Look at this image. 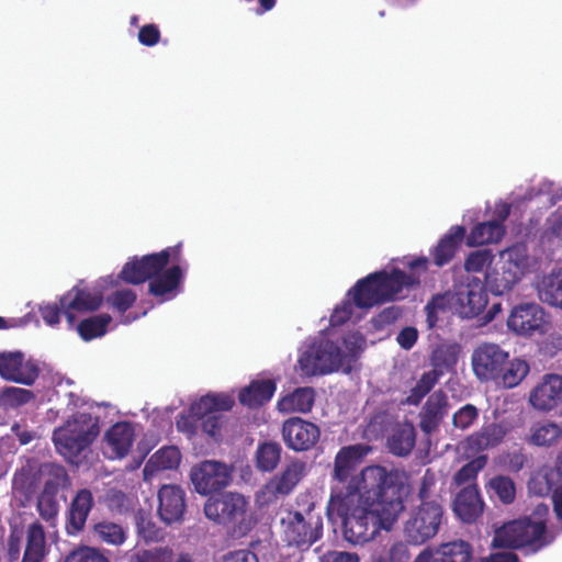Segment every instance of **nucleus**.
I'll return each instance as SVG.
<instances>
[{"label": "nucleus", "mask_w": 562, "mask_h": 562, "mask_svg": "<svg viewBox=\"0 0 562 562\" xmlns=\"http://www.w3.org/2000/svg\"><path fill=\"white\" fill-rule=\"evenodd\" d=\"M405 475L381 465L364 468L347 485L331 488L327 517L340 522L346 541L362 544L391 530L404 510Z\"/></svg>", "instance_id": "obj_1"}, {"label": "nucleus", "mask_w": 562, "mask_h": 562, "mask_svg": "<svg viewBox=\"0 0 562 562\" xmlns=\"http://www.w3.org/2000/svg\"><path fill=\"white\" fill-rule=\"evenodd\" d=\"M406 266L409 272L405 273L400 269H393L391 272L380 271L369 274L367 278L357 282L349 290L348 296L352 297L337 305L330 316V326H339L352 318L355 307L362 310L372 307L375 304L396 300L403 296V291L417 285L420 277L426 272L428 259L418 257L408 260Z\"/></svg>", "instance_id": "obj_2"}, {"label": "nucleus", "mask_w": 562, "mask_h": 562, "mask_svg": "<svg viewBox=\"0 0 562 562\" xmlns=\"http://www.w3.org/2000/svg\"><path fill=\"white\" fill-rule=\"evenodd\" d=\"M179 246L167 248L158 254L144 256L142 259L134 258L127 261L121 272V278L133 284H139L147 279L153 278L149 282V292L155 296H167L171 299L176 295L184 270L179 266H173L161 272L167 266L171 254L179 255Z\"/></svg>", "instance_id": "obj_3"}, {"label": "nucleus", "mask_w": 562, "mask_h": 562, "mask_svg": "<svg viewBox=\"0 0 562 562\" xmlns=\"http://www.w3.org/2000/svg\"><path fill=\"white\" fill-rule=\"evenodd\" d=\"M487 305L484 284L477 277H467L452 290L435 295L426 305L427 321L432 326L438 314L451 312L463 319L479 316Z\"/></svg>", "instance_id": "obj_4"}, {"label": "nucleus", "mask_w": 562, "mask_h": 562, "mask_svg": "<svg viewBox=\"0 0 562 562\" xmlns=\"http://www.w3.org/2000/svg\"><path fill=\"white\" fill-rule=\"evenodd\" d=\"M280 533L288 546L308 549L323 533V518L308 494L296 497L295 507L280 512Z\"/></svg>", "instance_id": "obj_5"}, {"label": "nucleus", "mask_w": 562, "mask_h": 562, "mask_svg": "<svg viewBox=\"0 0 562 562\" xmlns=\"http://www.w3.org/2000/svg\"><path fill=\"white\" fill-rule=\"evenodd\" d=\"M548 514V505L537 504L532 517L513 520L495 529L493 546L526 548L530 552H537L552 541L546 530Z\"/></svg>", "instance_id": "obj_6"}, {"label": "nucleus", "mask_w": 562, "mask_h": 562, "mask_svg": "<svg viewBox=\"0 0 562 562\" xmlns=\"http://www.w3.org/2000/svg\"><path fill=\"white\" fill-rule=\"evenodd\" d=\"M330 331H322L306 340L299 350L297 366L303 375H323L344 367V352L330 338Z\"/></svg>", "instance_id": "obj_7"}, {"label": "nucleus", "mask_w": 562, "mask_h": 562, "mask_svg": "<svg viewBox=\"0 0 562 562\" xmlns=\"http://www.w3.org/2000/svg\"><path fill=\"white\" fill-rule=\"evenodd\" d=\"M97 418L90 414L79 412L53 434V441L57 451L69 461L74 459L99 435Z\"/></svg>", "instance_id": "obj_8"}, {"label": "nucleus", "mask_w": 562, "mask_h": 562, "mask_svg": "<svg viewBox=\"0 0 562 562\" xmlns=\"http://www.w3.org/2000/svg\"><path fill=\"white\" fill-rule=\"evenodd\" d=\"M248 507L249 502L244 495L227 492L220 497L209 498L204 505V514L217 524L238 525L239 531L245 532L250 526Z\"/></svg>", "instance_id": "obj_9"}, {"label": "nucleus", "mask_w": 562, "mask_h": 562, "mask_svg": "<svg viewBox=\"0 0 562 562\" xmlns=\"http://www.w3.org/2000/svg\"><path fill=\"white\" fill-rule=\"evenodd\" d=\"M443 509L439 501L422 503L404 525V533L408 541L422 544L435 537L442 521Z\"/></svg>", "instance_id": "obj_10"}, {"label": "nucleus", "mask_w": 562, "mask_h": 562, "mask_svg": "<svg viewBox=\"0 0 562 562\" xmlns=\"http://www.w3.org/2000/svg\"><path fill=\"white\" fill-rule=\"evenodd\" d=\"M190 481L198 494L210 495L229 485L232 470L223 462L205 460L191 468Z\"/></svg>", "instance_id": "obj_11"}, {"label": "nucleus", "mask_w": 562, "mask_h": 562, "mask_svg": "<svg viewBox=\"0 0 562 562\" xmlns=\"http://www.w3.org/2000/svg\"><path fill=\"white\" fill-rule=\"evenodd\" d=\"M549 324V314L536 302L515 306L507 321L508 328L521 336L543 335Z\"/></svg>", "instance_id": "obj_12"}, {"label": "nucleus", "mask_w": 562, "mask_h": 562, "mask_svg": "<svg viewBox=\"0 0 562 562\" xmlns=\"http://www.w3.org/2000/svg\"><path fill=\"white\" fill-rule=\"evenodd\" d=\"M308 468L302 460L289 462L284 469L271 477L261 488L259 497L263 503H272L279 497L291 494L297 484L307 475Z\"/></svg>", "instance_id": "obj_13"}, {"label": "nucleus", "mask_w": 562, "mask_h": 562, "mask_svg": "<svg viewBox=\"0 0 562 562\" xmlns=\"http://www.w3.org/2000/svg\"><path fill=\"white\" fill-rule=\"evenodd\" d=\"M508 352L493 342L477 345L471 356L474 375L481 382L496 380L508 360Z\"/></svg>", "instance_id": "obj_14"}, {"label": "nucleus", "mask_w": 562, "mask_h": 562, "mask_svg": "<svg viewBox=\"0 0 562 562\" xmlns=\"http://www.w3.org/2000/svg\"><path fill=\"white\" fill-rule=\"evenodd\" d=\"M40 368L35 360L25 358L21 351L0 352V376L7 381L32 385L38 378Z\"/></svg>", "instance_id": "obj_15"}, {"label": "nucleus", "mask_w": 562, "mask_h": 562, "mask_svg": "<svg viewBox=\"0 0 562 562\" xmlns=\"http://www.w3.org/2000/svg\"><path fill=\"white\" fill-rule=\"evenodd\" d=\"M101 290L80 289L75 286L60 299L63 314L70 326H74L77 315L95 311L102 303Z\"/></svg>", "instance_id": "obj_16"}, {"label": "nucleus", "mask_w": 562, "mask_h": 562, "mask_svg": "<svg viewBox=\"0 0 562 562\" xmlns=\"http://www.w3.org/2000/svg\"><path fill=\"white\" fill-rule=\"evenodd\" d=\"M321 436L317 425L293 417L283 423L282 437L288 448L294 451H306L315 446Z\"/></svg>", "instance_id": "obj_17"}, {"label": "nucleus", "mask_w": 562, "mask_h": 562, "mask_svg": "<svg viewBox=\"0 0 562 562\" xmlns=\"http://www.w3.org/2000/svg\"><path fill=\"white\" fill-rule=\"evenodd\" d=\"M537 195H547L549 204L554 205L562 199V189L557 187L552 181L543 180L537 191L533 188L526 189L524 194L519 191H515L510 195L509 203L499 201L495 204L493 214L496 218L494 221L503 224V222L509 215L512 206L519 207L521 203L530 201Z\"/></svg>", "instance_id": "obj_18"}, {"label": "nucleus", "mask_w": 562, "mask_h": 562, "mask_svg": "<svg viewBox=\"0 0 562 562\" xmlns=\"http://www.w3.org/2000/svg\"><path fill=\"white\" fill-rule=\"evenodd\" d=\"M562 400V375L547 373L529 393V404L539 412H550Z\"/></svg>", "instance_id": "obj_19"}, {"label": "nucleus", "mask_w": 562, "mask_h": 562, "mask_svg": "<svg viewBox=\"0 0 562 562\" xmlns=\"http://www.w3.org/2000/svg\"><path fill=\"white\" fill-rule=\"evenodd\" d=\"M186 492L178 485L165 484L158 491V515L167 525L180 522L186 513Z\"/></svg>", "instance_id": "obj_20"}, {"label": "nucleus", "mask_w": 562, "mask_h": 562, "mask_svg": "<svg viewBox=\"0 0 562 562\" xmlns=\"http://www.w3.org/2000/svg\"><path fill=\"white\" fill-rule=\"evenodd\" d=\"M507 430L502 424L492 423L469 436L458 445V450L468 458L502 442Z\"/></svg>", "instance_id": "obj_21"}, {"label": "nucleus", "mask_w": 562, "mask_h": 562, "mask_svg": "<svg viewBox=\"0 0 562 562\" xmlns=\"http://www.w3.org/2000/svg\"><path fill=\"white\" fill-rule=\"evenodd\" d=\"M499 263L521 281V279L538 270L539 260L531 255L524 243H517L499 252Z\"/></svg>", "instance_id": "obj_22"}, {"label": "nucleus", "mask_w": 562, "mask_h": 562, "mask_svg": "<svg viewBox=\"0 0 562 562\" xmlns=\"http://www.w3.org/2000/svg\"><path fill=\"white\" fill-rule=\"evenodd\" d=\"M93 505L94 498L90 490L81 488L76 493L68 509L66 529L69 535H76L83 529Z\"/></svg>", "instance_id": "obj_23"}, {"label": "nucleus", "mask_w": 562, "mask_h": 562, "mask_svg": "<svg viewBox=\"0 0 562 562\" xmlns=\"http://www.w3.org/2000/svg\"><path fill=\"white\" fill-rule=\"evenodd\" d=\"M181 461V453L175 446H166L157 450L146 462L143 475L144 480L151 482L160 473L169 470H176Z\"/></svg>", "instance_id": "obj_24"}, {"label": "nucleus", "mask_w": 562, "mask_h": 562, "mask_svg": "<svg viewBox=\"0 0 562 562\" xmlns=\"http://www.w3.org/2000/svg\"><path fill=\"white\" fill-rule=\"evenodd\" d=\"M535 288L542 303L562 311V268H553L541 276Z\"/></svg>", "instance_id": "obj_25"}, {"label": "nucleus", "mask_w": 562, "mask_h": 562, "mask_svg": "<svg viewBox=\"0 0 562 562\" xmlns=\"http://www.w3.org/2000/svg\"><path fill=\"white\" fill-rule=\"evenodd\" d=\"M369 448L363 445H352L341 448L334 464V477L339 483H345L355 468L368 454Z\"/></svg>", "instance_id": "obj_26"}, {"label": "nucleus", "mask_w": 562, "mask_h": 562, "mask_svg": "<svg viewBox=\"0 0 562 562\" xmlns=\"http://www.w3.org/2000/svg\"><path fill=\"white\" fill-rule=\"evenodd\" d=\"M134 440V429L128 423H117L105 434V449L112 459L127 454Z\"/></svg>", "instance_id": "obj_27"}, {"label": "nucleus", "mask_w": 562, "mask_h": 562, "mask_svg": "<svg viewBox=\"0 0 562 562\" xmlns=\"http://www.w3.org/2000/svg\"><path fill=\"white\" fill-rule=\"evenodd\" d=\"M562 439V427L555 422L542 419L535 422L528 430L526 441L540 448L557 446Z\"/></svg>", "instance_id": "obj_28"}, {"label": "nucleus", "mask_w": 562, "mask_h": 562, "mask_svg": "<svg viewBox=\"0 0 562 562\" xmlns=\"http://www.w3.org/2000/svg\"><path fill=\"white\" fill-rule=\"evenodd\" d=\"M453 510L464 522L474 521L483 512V502L476 486L469 485L454 499Z\"/></svg>", "instance_id": "obj_29"}, {"label": "nucleus", "mask_w": 562, "mask_h": 562, "mask_svg": "<svg viewBox=\"0 0 562 562\" xmlns=\"http://www.w3.org/2000/svg\"><path fill=\"white\" fill-rule=\"evenodd\" d=\"M233 404L234 398L231 395L225 393H211L192 403L190 413L200 420L210 415L228 411L232 408Z\"/></svg>", "instance_id": "obj_30"}, {"label": "nucleus", "mask_w": 562, "mask_h": 562, "mask_svg": "<svg viewBox=\"0 0 562 562\" xmlns=\"http://www.w3.org/2000/svg\"><path fill=\"white\" fill-rule=\"evenodd\" d=\"M447 397L442 392H434L427 400L420 414V428L432 432L446 415Z\"/></svg>", "instance_id": "obj_31"}, {"label": "nucleus", "mask_w": 562, "mask_h": 562, "mask_svg": "<svg viewBox=\"0 0 562 562\" xmlns=\"http://www.w3.org/2000/svg\"><path fill=\"white\" fill-rule=\"evenodd\" d=\"M501 266L488 268L485 272L486 289L494 295H503L510 292L514 286L520 282L510 270H507L503 263Z\"/></svg>", "instance_id": "obj_32"}, {"label": "nucleus", "mask_w": 562, "mask_h": 562, "mask_svg": "<svg viewBox=\"0 0 562 562\" xmlns=\"http://www.w3.org/2000/svg\"><path fill=\"white\" fill-rule=\"evenodd\" d=\"M464 233L462 226H454L439 240L434 250L435 263L438 267L447 265L452 259L464 237Z\"/></svg>", "instance_id": "obj_33"}, {"label": "nucleus", "mask_w": 562, "mask_h": 562, "mask_svg": "<svg viewBox=\"0 0 562 562\" xmlns=\"http://www.w3.org/2000/svg\"><path fill=\"white\" fill-rule=\"evenodd\" d=\"M315 393L312 387H299L278 402V408L283 413H307L313 407Z\"/></svg>", "instance_id": "obj_34"}, {"label": "nucleus", "mask_w": 562, "mask_h": 562, "mask_svg": "<svg viewBox=\"0 0 562 562\" xmlns=\"http://www.w3.org/2000/svg\"><path fill=\"white\" fill-rule=\"evenodd\" d=\"M416 432L409 423H404L395 427L387 440L392 453L403 457L407 456L415 446Z\"/></svg>", "instance_id": "obj_35"}, {"label": "nucleus", "mask_w": 562, "mask_h": 562, "mask_svg": "<svg viewBox=\"0 0 562 562\" xmlns=\"http://www.w3.org/2000/svg\"><path fill=\"white\" fill-rule=\"evenodd\" d=\"M276 392V384L271 380L254 381L239 393L241 404L250 407L262 405L270 401Z\"/></svg>", "instance_id": "obj_36"}, {"label": "nucleus", "mask_w": 562, "mask_h": 562, "mask_svg": "<svg viewBox=\"0 0 562 562\" xmlns=\"http://www.w3.org/2000/svg\"><path fill=\"white\" fill-rule=\"evenodd\" d=\"M505 234V227L497 221H487L473 227L468 236L470 246L498 243Z\"/></svg>", "instance_id": "obj_37"}, {"label": "nucleus", "mask_w": 562, "mask_h": 562, "mask_svg": "<svg viewBox=\"0 0 562 562\" xmlns=\"http://www.w3.org/2000/svg\"><path fill=\"white\" fill-rule=\"evenodd\" d=\"M46 541L44 529L40 524H32L27 528L26 548L22 562H41L45 555Z\"/></svg>", "instance_id": "obj_38"}, {"label": "nucleus", "mask_w": 562, "mask_h": 562, "mask_svg": "<svg viewBox=\"0 0 562 562\" xmlns=\"http://www.w3.org/2000/svg\"><path fill=\"white\" fill-rule=\"evenodd\" d=\"M529 373V364L526 360L515 358L510 361L507 360L496 380L497 384L506 389L517 386Z\"/></svg>", "instance_id": "obj_39"}, {"label": "nucleus", "mask_w": 562, "mask_h": 562, "mask_svg": "<svg viewBox=\"0 0 562 562\" xmlns=\"http://www.w3.org/2000/svg\"><path fill=\"white\" fill-rule=\"evenodd\" d=\"M281 450V446L277 442L260 443L256 450V467L263 472L273 471L280 462Z\"/></svg>", "instance_id": "obj_40"}, {"label": "nucleus", "mask_w": 562, "mask_h": 562, "mask_svg": "<svg viewBox=\"0 0 562 562\" xmlns=\"http://www.w3.org/2000/svg\"><path fill=\"white\" fill-rule=\"evenodd\" d=\"M435 562H470L471 550L464 541L448 542L437 550Z\"/></svg>", "instance_id": "obj_41"}, {"label": "nucleus", "mask_w": 562, "mask_h": 562, "mask_svg": "<svg viewBox=\"0 0 562 562\" xmlns=\"http://www.w3.org/2000/svg\"><path fill=\"white\" fill-rule=\"evenodd\" d=\"M111 321L112 318L108 314L89 317L78 324L77 331L83 340L88 341L103 336Z\"/></svg>", "instance_id": "obj_42"}, {"label": "nucleus", "mask_w": 562, "mask_h": 562, "mask_svg": "<svg viewBox=\"0 0 562 562\" xmlns=\"http://www.w3.org/2000/svg\"><path fill=\"white\" fill-rule=\"evenodd\" d=\"M34 400V393L27 389L8 386L0 392V407L5 411L19 408Z\"/></svg>", "instance_id": "obj_43"}, {"label": "nucleus", "mask_w": 562, "mask_h": 562, "mask_svg": "<svg viewBox=\"0 0 562 562\" xmlns=\"http://www.w3.org/2000/svg\"><path fill=\"white\" fill-rule=\"evenodd\" d=\"M440 376L437 370H430L422 374L419 380L412 387L405 402L409 405H418L422 400L431 391Z\"/></svg>", "instance_id": "obj_44"}, {"label": "nucleus", "mask_w": 562, "mask_h": 562, "mask_svg": "<svg viewBox=\"0 0 562 562\" xmlns=\"http://www.w3.org/2000/svg\"><path fill=\"white\" fill-rule=\"evenodd\" d=\"M94 535L103 542L112 546H121L126 540L125 529L112 521H100L93 527Z\"/></svg>", "instance_id": "obj_45"}, {"label": "nucleus", "mask_w": 562, "mask_h": 562, "mask_svg": "<svg viewBox=\"0 0 562 562\" xmlns=\"http://www.w3.org/2000/svg\"><path fill=\"white\" fill-rule=\"evenodd\" d=\"M136 531L139 538L146 543L157 542L162 539V531L144 512H137L135 515Z\"/></svg>", "instance_id": "obj_46"}, {"label": "nucleus", "mask_w": 562, "mask_h": 562, "mask_svg": "<svg viewBox=\"0 0 562 562\" xmlns=\"http://www.w3.org/2000/svg\"><path fill=\"white\" fill-rule=\"evenodd\" d=\"M554 472L551 469H542L536 472L528 482V490L537 496L548 495L553 487Z\"/></svg>", "instance_id": "obj_47"}, {"label": "nucleus", "mask_w": 562, "mask_h": 562, "mask_svg": "<svg viewBox=\"0 0 562 562\" xmlns=\"http://www.w3.org/2000/svg\"><path fill=\"white\" fill-rule=\"evenodd\" d=\"M488 486L504 504H510L515 499L516 487L510 477L504 475L495 476L490 480Z\"/></svg>", "instance_id": "obj_48"}, {"label": "nucleus", "mask_w": 562, "mask_h": 562, "mask_svg": "<svg viewBox=\"0 0 562 562\" xmlns=\"http://www.w3.org/2000/svg\"><path fill=\"white\" fill-rule=\"evenodd\" d=\"M494 255L490 249H479L472 251L464 262V268L468 272L477 273L485 268H491Z\"/></svg>", "instance_id": "obj_49"}, {"label": "nucleus", "mask_w": 562, "mask_h": 562, "mask_svg": "<svg viewBox=\"0 0 562 562\" xmlns=\"http://www.w3.org/2000/svg\"><path fill=\"white\" fill-rule=\"evenodd\" d=\"M134 562H172L173 552L169 547L143 549L134 554Z\"/></svg>", "instance_id": "obj_50"}, {"label": "nucleus", "mask_w": 562, "mask_h": 562, "mask_svg": "<svg viewBox=\"0 0 562 562\" xmlns=\"http://www.w3.org/2000/svg\"><path fill=\"white\" fill-rule=\"evenodd\" d=\"M441 486L439 485L437 475L430 470H427L422 479L418 493L422 503L430 502L431 499L438 501Z\"/></svg>", "instance_id": "obj_51"}, {"label": "nucleus", "mask_w": 562, "mask_h": 562, "mask_svg": "<svg viewBox=\"0 0 562 562\" xmlns=\"http://www.w3.org/2000/svg\"><path fill=\"white\" fill-rule=\"evenodd\" d=\"M345 349L344 352V366H349L350 362L364 349L366 339L359 333H350L344 337Z\"/></svg>", "instance_id": "obj_52"}, {"label": "nucleus", "mask_w": 562, "mask_h": 562, "mask_svg": "<svg viewBox=\"0 0 562 562\" xmlns=\"http://www.w3.org/2000/svg\"><path fill=\"white\" fill-rule=\"evenodd\" d=\"M486 456H477L457 472L454 476L456 482L458 484L471 482L473 479H475L477 473L486 465Z\"/></svg>", "instance_id": "obj_53"}, {"label": "nucleus", "mask_w": 562, "mask_h": 562, "mask_svg": "<svg viewBox=\"0 0 562 562\" xmlns=\"http://www.w3.org/2000/svg\"><path fill=\"white\" fill-rule=\"evenodd\" d=\"M479 417V411L474 405L467 404L453 414L454 427L465 430L468 429Z\"/></svg>", "instance_id": "obj_54"}, {"label": "nucleus", "mask_w": 562, "mask_h": 562, "mask_svg": "<svg viewBox=\"0 0 562 562\" xmlns=\"http://www.w3.org/2000/svg\"><path fill=\"white\" fill-rule=\"evenodd\" d=\"M105 504L111 512L124 513L130 508V498L122 492L115 488H110L105 494Z\"/></svg>", "instance_id": "obj_55"}, {"label": "nucleus", "mask_w": 562, "mask_h": 562, "mask_svg": "<svg viewBox=\"0 0 562 562\" xmlns=\"http://www.w3.org/2000/svg\"><path fill=\"white\" fill-rule=\"evenodd\" d=\"M136 300V294L130 289L119 290L108 299L109 303L119 312L128 310Z\"/></svg>", "instance_id": "obj_56"}, {"label": "nucleus", "mask_w": 562, "mask_h": 562, "mask_svg": "<svg viewBox=\"0 0 562 562\" xmlns=\"http://www.w3.org/2000/svg\"><path fill=\"white\" fill-rule=\"evenodd\" d=\"M65 562H108V560L98 550L86 547L71 552Z\"/></svg>", "instance_id": "obj_57"}, {"label": "nucleus", "mask_w": 562, "mask_h": 562, "mask_svg": "<svg viewBox=\"0 0 562 562\" xmlns=\"http://www.w3.org/2000/svg\"><path fill=\"white\" fill-rule=\"evenodd\" d=\"M432 361L436 366H452L457 362V347L441 346L434 351Z\"/></svg>", "instance_id": "obj_58"}, {"label": "nucleus", "mask_w": 562, "mask_h": 562, "mask_svg": "<svg viewBox=\"0 0 562 562\" xmlns=\"http://www.w3.org/2000/svg\"><path fill=\"white\" fill-rule=\"evenodd\" d=\"M411 558L408 546L403 541H397L390 547L385 559L389 562H409Z\"/></svg>", "instance_id": "obj_59"}, {"label": "nucleus", "mask_w": 562, "mask_h": 562, "mask_svg": "<svg viewBox=\"0 0 562 562\" xmlns=\"http://www.w3.org/2000/svg\"><path fill=\"white\" fill-rule=\"evenodd\" d=\"M160 37L159 30L154 24L143 26L138 33V41L146 46H153L158 43Z\"/></svg>", "instance_id": "obj_60"}, {"label": "nucleus", "mask_w": 562, "mask_h": 562, "mask_svg": "<svg viewBox=\"0 0 562 562\" xmlns=\"http://www.w3.org/2000/svg\"><path fill=\"white\" fill-rule=\"evenodd\" d=\"M321 562H359V557L356 553L334 550L324 553Z\"/></svg>", "instance_id": "obj_61"}, {"label": "nucleus", "mask_w": 562, "mask_h": 562, "mask_svg": "<svg viewBox=\"0 0 562 562\" xmlns=\"http://www.w3.org/2000/svg\"><path fill=\"white\" fill-rule=\"evenodd\" d=\"M41 315L44 322L49 326H55L59 323L61 306L58 307L55 304H45L40 308Z\"/></svg>", "instance_id": "obj_62"}, {"label": "nucleus", "mask_w": 562, "mask_h": 562, "mask_svg": "<svg viewBox=\"0 0 562 562\" xmlns=\"http://www.w3.org/2000/svg\"><path fill=\"white\" fill-rule=\"evenodd\" d=\"M417 338L418 331L416 328L405 327L398 333L396 340L402 348L408 350L415 345Z\"/></svg>", "instance_id": "obj_63"}, {"label": "nucleus", "mask_w": 562, "mask_h": 562, "mask_svg": "<svg viewBox=\"0 0 562 562\" xmlns=\"http://www.w3.org/2000/svg\"><path fill=\"white\" fill-rule=\"evenodd\" d=\"M222 562H258V559L248 550H238L225 554Z\"/></svg>", "instance_id": "obj_64"}]
</instances>
